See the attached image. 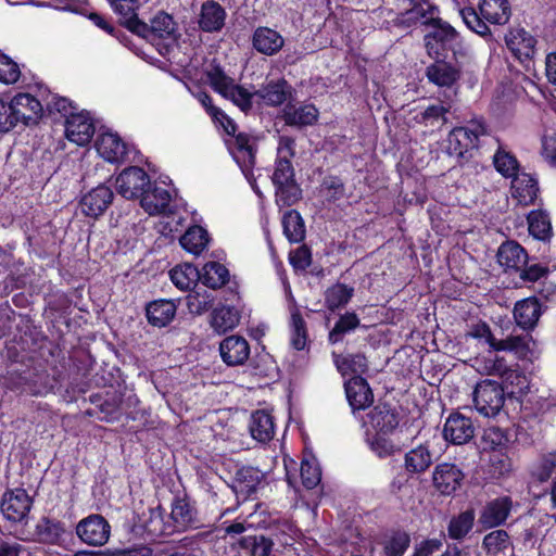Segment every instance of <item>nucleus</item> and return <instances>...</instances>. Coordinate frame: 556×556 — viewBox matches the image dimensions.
<instances>
[{
	"label": "nucleus",
	"instance_id": "1",
	"mask_svg": "<svg viewBox=\"0 0 556 556\" xmlns=\"http://www.w3.org/2000/svg\"><path fill=\"white\" fill-rule=\"evenodd\" d=\"M295 156V140L289 136H280L277 147V159L271 176L276 188V203L279 206H291L302 197V190L294 178L292 159Z\"/></svg>",
	"mask_w": 556,
	"mask_h": 556
},
{
	"label": "nucleus",
	"instance_id": "2",
	"mask_svg": "<svg viewBox=\"0 0 556 556\" xmlns=\"http://www.w3.org/2000/svg\"><path fill=\"white\" fill-rule=\"evenodd\" d=\"M207 79L216 92L229 99L242 111H249L252 108V99L256 97L254 92H249L243 87L236 85L235 80L227 76L219 66L207 72Z\"/></svg>",
	"mask_w": 556,
	"mask_h": 556
},
{
	"label": "nucleus",
	"instance_id": "3",
	"mask_svg": "<svg viewBox=\"0 0 556 556\" xmlns=\"http://www.w3.org/2000/svg\"><path fill=\"white\" fill-rule=\"evenodd\" d=\"M472 396L476 410L484 417H495L505 403L503 387L491 379L478 382Z\"/></svg>",
	"mask_w": 556,
	"mask_h": 556
},
{
	"label": "nucleus",
	"instance_id": "4",
	"mask_svg": "<svg viewBox=\"0 0 556 556\" xmlns=\"http://www.w3.org/2000/svg\"><path fill=\"white\" fill-rule=\"evenodd\" d=\"M486 134L482 121H472L467 126L455 127L447 137V151L451 155L464 156L469 150L478 148L479 138Z\"/></svg>",
	"mask_w": 556,
	"mask_h": 556
},
{
	"label": "nucleus",
	"instance_id": "5",
	"mask_svg": "<svg viewBox=\"0 0 556 556\" xmlns=\"http://www.w3.org/2000/svg\"><path fill=\"white\" fill-rule=\"evenodd\" d=\"M33 506V500L22 488L7 490L0 502L3 517L10 522H24Z\"/></svg>",
	"mask_w": 556,
	"mask_h": 556
},
{
	"label": "nucleus",
	"instance_id": "6",
	"mask_svg": "<svg viewBox=\"0 0 556 556\" xmlns=\"http://www.w3.org/2000/svg\"><path fill=\"white\" fill-rule=\"evenodd\" d=\"M76 534L87 545L103 546L110 539L111 526L103 516L92 514L77 523Z\"/></svg>",
	"mask_w": 556,
	"mask_h": 556
},
{
	"label": "nucleus",
	"instance_id": "7",
	"mask_svg": "<svg viewBox=\"0 0 556 556\" xmlns=\"http://www.w3.org/2000/svg\"><path fill=\"white\" fill-rule=\"evenodd\" d=\"M226 142L233 160L237 162L244 176L250 179L255 165L256 144L254 138L247 132H238Z\"/></svg>",
	"mask_w": 556,
	"mask_h": 556
},
{
	"label": "nucleus",
	"instance_id": "8",
	"mask_svg": "<svg viewBox=\"0 0 556 556\" xmlns=\"http://www.w3.org/2000/svg\"><path fill=\"white\" fill-rule=\"evenodd\" d=\"M439 22H433L429 27L431 30L424 37L427 53L430 56H439L441 49H451L458 39V33L440 16Z\"/></svg>",
	"mask_w": 556,
	"mask_h": 556
},
{
	"label": "nucleus",
	"instance_id": "9",
	"mask_svg": "<svg viewBox=\"0 0 556 556\" xmlns=\"http://www.w3.org/2000/svg\"><path fill=\"white\" fill-rule=\"evenodd\" d=\"M116 191L125 199L141 198L146 188L150 187V177L140 167L125 168L115 180Z\"/></svg>",
	"mask_w": 556,
	"mask_h": 556
},
{
	"label": "nucleus",
	"instance_id": "10",
	"mask_svg": "<svg viewBox=\"0 0 556 556\" xmlns=\"http://www.w3.org/2000/svg\"><path fill=\"white\" fill-rule=\"evenodd\" d=\"M410 8L401 13L397 17V24L403 27H412L417 24L430 26L433 22H439V8L430 0H408Z\"/></svg>",
	"mask_w": 556,
	"mask_h": 556
},
{
	"label": "nucleus",
	"instance_id": "11",
	"mask_svg": "<svg viewBox=\"0 0 556 556\" xmlns=\"http://www.w3.org/2000/svg\"><path fill=\"white\" fill-rule=\"evenodd\" d=\"M168 518L175 533H181L198 527L197 509L187 496H176Z\"/></svg>",
	"mask_w": 556,
	"mask_h": 556
},
{
	"label": "nucleus",
	"instance_id": "12",
	"mask_svg": "<svg viewBox=\"0 0 556 556\" xmlns=\"http://www.w3.org/2000/svg\"><path fill=\"white\" fill-rule=\"evenodd\" d=\"M505 43L511 54L520 62L530 61L535 54V38L525 28H510L505 35Z\"/></svg>",
	"mask_w": 556,
	"mask_h": 556
},
{
	"label": "nucleus",
	"instance_id": "13",
	"mask_svg": "<svg viewBox=\"0 0 556 556\" xmlns=\"http://www.w3.org/2000/svg\"><path fill=\"white\" fill-rule=\"evenodd\" d=\"M94 124L87 113H76L67 116L65 122L66 138L77 146L88 144L94 135Z\"/></svg>",
	"mask_w": 556,
	"mask_h": 556
},
{
	"label": "nucleus",
	"instance_id": "14",
	"mask_svg": "<svg viewBox=\"0 0 556 556\" xmlns=\"http://www.w3.org/2000/svg\"><path fill=\"white\" fill-rule=\"evenodd\" d=\"M475 427L470 418L453 413L445 420L443 437L453 444H465L473 438Z\"/></svg>",
	"mask_w": 556,
	"mask_h": 556
},
{
	"label": "nucleus",
	"instance_id": "15",
	"mask_svg": "<svg viewBox=\"0 0 556 556\" xmlns=\"http://www.w3.org/2000/svg\"><path fill=\"white\" fill-rule=\"evenodd\" d=\"M464 478L463 471L450 463L437 465L432 473L434 488L444 495H450L459 489Z\"/></svg>",
	"mask_w": 556,
	"mask_h": 556
},
{
	"label": "nucleus",
	"instance_id": "16",
	"mask_svg": "<svg viewBox=\"0 0 556 556\" xmlns=\"http://www.w3.org/2000/svg\"><path fill=\"white\" fill-rule=\"evenodd\" d=\"M399 415L388 404H377L364 419V426L376 430L378 434L391 433L399 426Z\"/></svg>",
	"mask_w": 556,
	"mask_h": 556
},
{
	"label": "nucleus",
	"instance_id": "17",
	"mask_svg": "<svg viewBox=\"0 0 556 556\" xmlns=\"http://www.w3.org/2000/svg\"><path fill=\"white\" fill-rule=\"evenodd\" d=\"M281 117L286 125L296 128L313 126L319 117L318 109L312 103H288Z\"/></svg>",
	"mask_w": 556,
	"mask_h": 556
},
{
	"label": "nucleus",
	"instance_id": "18",
	"mask_svg": "<svg viewBox=\"0 0 556 556\" xmlns=\"http://www.w3.org/2000/svg\"><path fill=\"white\" fill-rule=\"evenodd\" d=\"M513 502L507 496L494 498L486 503L479 516V523L483 529H492L503 525L511 510Z\"/></svg>",
	"mask_w": 556,
	"mask_h": 556
},
{
	"label": "nucleus",
	"instance_id": "19",
	"mask_svg": "<svg viewBox=\"0 0 556 556\" xmlns=\"http://www.w3.org/2000/svg\"><path fill=\"white\" fill-rule=\"evenodd\" d=\"M10 103L17 124L30 125L41 116V103L29 93H18L11 99Z\"/></svg>",
	"mask_w": 556,
	"mask_h": 556
},
{
	"label": "nucleus",
	"instance_id": "20",
	"mask_svg": "<svg viewBox=\"0 0 556 556\" xmlns=\"http://www.w3.org/2000/svg\"><path fill=\"white\" fill-rule=\"evenodd\" d=\"M113 197V191L109 187L99 185L81 198V212L87 216L98 217L102 215L112 203Z\"/></svg>",
	"mask_w": 556,
	"mask_h": 556
},
{
	"label": "nucleus",
	"instance_id": "21",
	"mask_svg": "<svg viewBox=\"0 0 556 556\" xmlns=\"http://www.w3.org/2000/svg\"><path fill=\"white\" fill-rule=\"evenodd\" d=\"M223 362L228 366H239L245 363L250 355L248 341L240 336H229L219 344Z\"/></svg>",
	"mask_w": 556,
	"mask_h": 556
},
{
	"label": "nucleus",
	"instance_id": "22",
	"mask_svg": "<svg viewBox=\"0 0 556 556\" xmlns=\"http://www.w3.org/2000/svg\"><path fill=\"white\" fill-rule=\"evenodd\" d=\"M143 26L142 31H136L135 34L148 40L173 38L176 31L174 18L164 11L157 12L150 24L143 22Z\"/></svg>",
	"mask_w": 556,
	"mask_h": 556
},
{
	"label": "nucleus",
	"instance_id": "23",
	"mask_svg": "<svg viewBox=\"0 0 556 556\" xmlns=\"http://www.w3.org/2000/svg\"><path fill=\"white\" fill-rule=\"evenodd\" d=\"M346 399L353 412L365 409L374 401L372 391L362 376H355L344 383Z\"/></svg>",
	"mask_w": 556,
	"mask_h": 556
},
{
	"label": "nucleus",
	"instance_id": "24",
	"mask_svg": "<svg viewBox=\"0 0 556 556\" xmlns=\"http://www.w3.org/2000/svg\"><path fill=\"white\" fill-rule=\"evenodd\" d=\"M426 77L440 88H451L459 80L460 70L445 60H437L427 66Z\"/></svg>",
	"mask_w": 556,
	"mask_h": 556
},
{
	"label": "nucleus",
	"instance_id": "25",
	"mask_svg": "<svg viewBox=\"0 0 556 556\" xmlns=\"http://www.w3.org/2000/svg\"><path fill=\"white\" fill-rule=\"evenodd\" d=\"M475 368L482 375L500 376L506 381L514 383V378L519 379L520 376L516 370L509 368L503 357L490 353L486 356L475 358Z\"/></svg>",
	"mask_w": 556,
	"mask_h": 556
},
{
	"label": "nucleus",
	"instance_id": "26",
	"mask_svg": "<svg viewBox=\"0 0 556 556\" xmlns=\"http://www.w3.org/2000/svg\"><path fill=\"white\" fill-rule=\"evenodd\" d=\"M96 148L101 157L110 163H119L125 160L127 154L126 144L118 135L112 132L101 134Z\"/></svg>",
	"mask_w": 556,
	"mask_h": 556
},
{
	"label": "nucleus",
	"instance_id": "27",
	"mask_svg": "<svg viewBox=\"0 0 556 556\" xmlns=\"http://www.w3.org/2000/svg\"><path fill=\"white\" fill-rule=\"evenodd\" d=\"M497 261L506 271H519L526 266L528 254L517 242L507 241L500 247Z\"/></svg>",
	"mask_w": 556,
	"mask_h": 556
},
{
	"label": "nucleus",
	"instance_id": "28",
	"mask_svg": "<svg viewBox=\"0 0 556 556\" xmlns=\"http://www.w3.org/2000/svg\"><path fill=\"white\" fill-rule=\"evenodd\" d=\"M292 87L285 78L270 80L254 91V94L266 105L278 106L283 104L291 96Z\"/></svg>",
	"mask_w": 556,
	"mask_h": 556
},
{
	"label": "nucleus",
	"instance_id": "29",
	"mask_svg": "<svg viewBox=\"0 0 556 556\" xmlns=\"http://www.w3.org/2000/svg\"><path fill=\"white\" fill-rule=\"evenodd\" d=\"M170 201L172 195L167 189L154 186L146 188L140 199V205L149 215H157L168 211Z\"/></svg>",
	"mask_w": 556,
	"mask_h": 556
},
{
	"label": "nucleus",
	"instance_id": "30",
	"mask_svg": "<svg viewBox=\"0 0 556 556\" xmlns=\"http://www.w3.org/2000/svg\"><path fill=\"white\" fill-rule=\"evenodd\" d=\"M539 193L538 180L527 173H518L511 180V194L522 205L532 204Z\"/></svg>",
	"mask_w": 556,
	"mask_h": 556
},
{
	"label": "nucleus",
	"instance_id": "31",
	"mask_svg": "<svg viewBox=\"0 0 556 556\" xmlns=\"http://www.w3.org/2000/svg\"><path fill=\"white\" fill-rule=\"evenodd\" d=\"M226 11L216 1L208 0L201 7L199 27L206 33L220 30L225 25Z\"/></svg>",
	"mask_w": 556,
	"mask_h": 556
},
{
	"label": "nucleus",
	"instance_id": "32",
	"mask_svg": "<svg viewBox=\"0 0 556 556\" xmlns=\"http://www.w3.org/2000/svg\"><path fill=\"white\" fill-rule=\"evenodd\" d=\"M432 463L433 454L426 444H420L404 455V469L412 476L426 472Z\"/></svg>",
	"mask_w": 556,
	"mask_h": 556
},
{
	"label": "nucleus",
	"instance_id": "33",
	"mask_svg": "<svg viewBox=\"0 0 556 556\" xmlns=\"http://www.w3.org/2000/svg\"><path fill=\"white\" fill-rule=\"evenodd\" d=\"M113 11L119 16L121 24L131 33L144 29L143 21L137 15L136 0H106Z\"/></svg>",
	"mask_w": 556,
	"mask_h": 556
},
{
	"label": "nucleus",
	"instance_id": "34",
	"mask_svg": "<svg viewBox=\"0 0 556 556\" xmlns=\"http://www.w3.org/2000/svg\"><path fill=\"white\" fill-rule=\"evenodd\" d=\"M253 47L265 55L276 54L285 43L283 37L268 27H257L253 34Z\"/></svg>",
	"mask_w": 556,
	"mask_h": 556
},
{
	"label": "nucleus",
	"instance_id": "35",
	"mask_svg": "<svg viewBox=\"0 0 556 556\" xmlns=\"http://www.w3.org/2000/svg\"><path fill=\"white\" fill-rule=\"evenodd\" d=\"M177 306L172 300H155L147 305L148 321L155 327L167 326L175 317Z\"/></svg>",
	"mask_w": 556,
	"mask_h": 556
},
{
	"label": "nucleus",
	"instance_id": "36",
	"mask_svg": "<svg viewBox=\"0 0 556 556\" xmlns=\"http://www.w3.org/2000/svg\"><path fill=\"white\" fill-rule=\"evenodd\" d=\"M541 316V305L534 298L521 300L516 303L514 317L522 329L533 328Z\"/></svg>",
	"mask_w": 556,
	"mask_h": 556
},
{
	"label": "nucleus",
	"instance_id": "37",
	"mask_svg": "<svg viewBox=\"0 0 556 556\" xmlns=\"http://www.w3.org/2000/svg\"><path fill=\"white\" fill-rule=\"evenodd\" d=\"M143 528L147 536L151 540L175 534L168 516L161 507L150 509L149 518L144 521Z\"/></svg>",
	"mask_w": 556,
	"mask_h": 556
},
{
	"label": "nucleus",
	"instance_id": "38",
	"mask_svg": "<svg viewBox=\"0 0 556 556\" xmlns=\"http://www.w3.org/2000/svg\"><path fill=\"white\" fill-rule=\"evenodd\" d=\"M249 431L252 438L258 442L270 441L275 433L273 416L265 410L254 412L250 418Z\"/></svg>",
	"mask_w": 556,
	"mask_h": 556
},
{
	"label": "nucleus",
	"instance_id": "39",
	"mask_svg": "<svg viewBox=\"0 0 556 556\" xmlns=\"http://www.w3.org/2000/svg\"><path fill=\"white\" fill-rule=\"evenodd\" d=\"M481 16L492 24L504 25L509 21L510 7L507 0H481Z\"/></svg>",
	"mask_w": 556,
	"mask_h": 556
},
{
	"label": "nucleus",
	"instance_id": "40",
	"mask_svg": "<svg viewBox=\"0 0 556 556\" xmlns=\"http://www.w3.org/2000/svg\"><path fill=\"white\" fill-rule=\"evenodd\" d=\"M240 312L235 306L223 305L212 313L211 326L218 333L236 328L240 323Z\"/></svg>",
	"mask_w": 556,
	"mask_h": 556
},
{
	"label": "nucleus",
	"instance_id": "41",
	"mask_svg": "<svg viewBox=\"0 0 556 556\" xmlns=\"http://www.w3.org/2000/svg\"><path fill=\"white\" fill-rule=\"evenodd\" d=\"M332 356L334 366L342 376L350 374H356V376H361L368 369L367 359L364 354L356 353L340 355L332 353Z\"/></svg>",
	"mask_w": 556,
	"mask_h": 556
},
{
	"label": "nucleus",
	"instance_id": "42",
	"mask_svg": "<svg viewBox=\"0 0 556 556\" xmlns=\"http://www.w3.org/2000/svg\"><path fill=\"white\" fill-rule=\"evenodd\" d=\"M65 525L55 519L43 517L36 526V533L42 543L59 544L65 534Z\"/></svg>",
	"mask_w": 556,
	"mask_h": 556
},
{
	"label": "nucleus",
	"instance_id": "43",
	"mask_svg": "<svg viewBox=\"0 0 556 556\" xmlns=\"http://www.w3.org/2000/svg\"><path fill=\"white\" fill-rule=\"evenodd\" d=\"M181 247L194 255H200L210 242L208 232L201 226L190 227L180 238Z\"/></svg>",
	"mask_w": 556,
	"mask_h": 556
},
{
	"label": "nucleus",
	"instance_id": "44",
	"mask_svg": "<svg viewBox=\"0 0 556 556\" xmlns=\"http://www.w3.org/2000/svg\"><path fill=\"white\" fill-rule=\"evenodd\" d=\"M528 228L530 235L542 241L552 237V224L549 215L543 210H533L528 214Z\"/></svg>",
	"mask_w": 556,
	"mask_h": 556
},
{
	"label": "nucleus",
	"instance_id": "45",
	"mask_svg": "<svg viewBox=\"0 0 556 556\" xmlns=\"http://www.w3.org/2000/svg\"><path fill=\"white\" fill-rule=\"evenodd\" d=\"M283 233L292 243H299L305 238V225L301 214L295 210L287 211L282 217Z\"/></svg>",
	"mask_w": 556,
	"mask_h": 556
},
{
	"label": "nucleus",
	"instance_id": "46",
	"mask_svg": "<svg viewBox=\"0 0 556 556\" xmlns=\"http://www.w3.org/2000/svg\"><path fill=\"white\" fill-rule=\"evenodd\" d=\"M229 279L228 269L220 263L208 262L200 273V280L208 288L217 289L223 287Z\"/></svg>",
	"mask_w": 556,
	"mask_h": 556
},
{
	"label": "nucleus",
	"instance_id": "47",
	"mask_svg": "<svg viewBox=\"0 0 556 556\" xmlns=\"http://www.w3.org/2000/svg\"><path fill=\"white\" fill-rule=\"evenodd\" d=\"M172 282L181 291H187L195 286L200 279V271L191 264H182L169 271Z\"/></svg>",
	"mask_w": 556,
	"mask_h": 556
},
{
	"label": "nucleus",
	"instance_id": "48",
	"mask_svg": "<svg viewBox=\"0 0 556 556\" xmlns=\"http://www.w3.org/2000/svg\"><path fill=\"white\" fill-rule=\"evenodd\" d=\"M482 547L490 556L506 555V551L513 547L511 540L505 530H494L488 533L482 541Z\"/></svg>",
	"mask_w": 556,
	"mask_h": 556
},
{
	"label": "nucleus",
	"instance_id": "49",
	"mask_svg": "<svg viewBox=\"0 0 556 556\" xmlns=\"http://www.w3.org/2000/svg\"><path fill=\"white\" fill-rule=\"evenodd\" d=\"M354 289L344 283H336L325 291V305L331 312L345 306L352 299Z\"/></svg>",
	"mask_w": 556,
	"mask_h": 556
},
{
	"label": "nucleus",
	"instance_id": "50",
	"mask_svg": "<svg viewBox=\"0 0 556 556\" xmlns=\"http://www.w3.org/2000/svg\"><path fill=\"white\" fill-rule=\"evenodd\" d=\"M263 479V472L255 467L244 466L239 468L235 475L237 488L247 494L253 493Z\"/></svg>",
	"mask_w": 556,
	"mask_h": 556
},
{
	"label": "nucleus",
	"instance_id": "51",
	"mask_svg": "<svg viewBox=\"0 0 556 556\" xmlns=\"http://www.w3.org/2000/svg\"><path fill=\"white\" fill-rule=\"evenodd\" d=\"M493 164L495 169L506 178H513L519 173V162L516 156L498 146L493 155Z\"/></svg>",
	"mask_w": 556,
	"mask_h": 556
},
{
	"label": "nucleus",
	"instance_id": "52",
	"mask_svg": "<svg viewBox=\"0 0 556 556\" xmlns=\"http://www.w3.org/2000/svg\"><path fill=\"white\" fill-rule=\"evenodd\" d=\"M361 321L355 313H345L340 316L332 330H330L328 340L331 344L339 343L346 333L354 331Z\"/></svg>",
	"mask_w": 556,
	"mask_h": 556
},
{
	"label": "nucleus",
	"instance_id": "53",
	"mask_svg": "<svg viewBox=\"0 0 556 556\" xmlns=\"http://www.w3.org/2000/svg\"><path fill=\"white\" fill-rule=\"evenodd\" d=\"M529 341V334L509 336L506 339L497 340L494 351L513 352L519 358H525L530 351Z\"/></svg>",
	"mask_w": 556,
	"mask_h": 556
},
{
	"label": "nucleus",
	"instance_id": "54",
	"mask_svg": "<svg viewBox=\"0 0 556 556\" xmlns=\"http://www.w3.org/2000/svg\"><path fill=\"white\" fill-rule=\"evenodd\" d=\"M475 521L473 510H466L451 519L448 523V535L454 540L464 539L472 529Z\"/></svg>",
	"mask_w": 556,
	"mask_h": 556
},
{
	"label": "nucleus",
	"instance_id": "55",
	"mask_svg": "<svg viewBox=\"0 0 556 556\" xmlns=\"http://www.w3.org/2000/svg\"><path fill=\"white\" fill-rule=\"evenodd\" d=\"M459 14L466 24V26L484 38H492L490 28L488 25L481 20L479 14L476 12L473 8H464L459 11Z\"/></svg>",
	"mask_w": 556,
	"mask_h": 556
},
{
	"label": "nucleus",
	"instance_id": "56",
	"mask_svg": "<svg viewBox=\"0 0 556 556\" xmlns=\"http://www.w3.org/2000/svg\"><path fill=\"white\" fill-rule=\"evenodd\" d=\"M214 302V298L207 291H193L187 295V307L191 314L201 315L208 311Z\"/></svg>",
	"mask_w": 556,
	"mask_h": 556
},
{
	"label": "nucleus",
	"instance_id": "57",
	"mask_svg": "<svg viewBox=\"0 0 556 556\" xmlns=\"http://www.w3.org/2000/svg\"><path fill=\"white\" fill-rule=\"evenodd\" d=\"M508 441L507 433L500 427L491 426L483 431L482 444L484 450H501L507 445Z\"/></svg>",
	"mask_w": 556,
	"mask_h": 556
},
{
	"label": "nucleus",
	"instance_id": "58",
	"mask_svg": "<svg viewBox=\"0 0 556 556\" xmlns=\"http://www.w3.org/2000/svg\"><path fill=\"white\" fill-rule=\"evenodd\" d=\"M556 468V455L542 456L532 467L531 476L540 482L547 481Z\"/></svg>",
	"mask_w": 556,
	"mask_h": 556
},
{
	"label": "nucleus",
	"instance_id": "59",
	"mask_svg": "<svg viewBox=\"0 0 556 556\" xmlns=\"http://www.w3.org/2000/svg\"><path fill=\"white\" fill-rule=\"evenodd\" d=\"M306 327L303 317L299 313H293L291 317V344L301 351L306 345Z\"/></svg>",
	"mask_w": 556,
	"mask_h": 556
},
{
	"label": "nucleus",
	"instance_id": "60",
	"mask_svg": "<svg viewBox=\"0 0 556 556\" xmlns=\"http://www.w3.org/2000/svg\"><path fill=\"white\" fill-rule=\"evenodd\" d=\"M410 538L405 532H395L384 543L387 556H402L408 548Z\"/></svg>",
	"mask_w": 556,
	"mask_h": 556
},
{
	"label": "nucleus",
	"instance_id": "61",
	"mask_svg": "<svg viewBox=\"0 0 556 556\" xmlns=\"http://www.w3.org/2000/svg\"><path fill=\"white\" fill-rule=\"evenodd\" d=\"M450 111V108H446L441 104L429 105L424 112L417 116L420 123L426 125H435L438 123L445 124L447 122L446 113Z\"/></svg>",
	"mask_w": 556,
	"mask_h": 556
},
{
	"label": "nucleus",
	"instance_id": "62",
	"mask_svg": "<svg viewBox=\"0 0 556 556\" xmlns=\"http://www.w3.org/2000/svg\"><path fill=\"white\" fill-rule=\"evenodd\" d=\"M20 76L18 65L8 55L0 53V81L7 85L14 84Z\"/></svg>",
	"mask_w": 556,
	"mask_h": 556
},
{
	"label": "nucleus",
	"instance_id": "63",
	"mask_svg": "<svg viewBox=\"0 0 556 556\" xmlns=\"http://www.w3.org/2000/svg\"><path fill=\"white\" fill-rule=\"evenodd\" d=\"M301 479L306 489H314L321 480L319 467L308 460H303L301 464Z\"/></svg>",
	"mask_w": 556,
	"mask_h": 556
},
{
	"label": "nucleus",
	"instance_id": "64",
	"mask_svg": "<svg viewBox=\"0 0 556 556\" xmlns=\"http://www.w3.org/2000/svg\"><path fill=\"white\" fill-rule=\"evenodd\" d=\"M150 551L146 547H138L134 549H118L115 552L110 551H78L73 556H149Z\"/></svg>",
	"mask_w": 556,
	"mask_h": 556
}]
</instances>
